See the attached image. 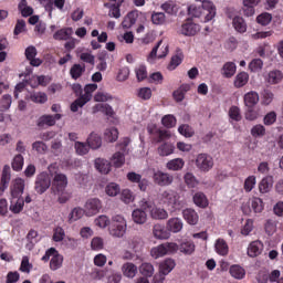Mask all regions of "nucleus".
I'll return each instance as SVG.
<instances>
[{
	"mask_svg": "<svg viewBox=\"0 0 283 283\" xmlns=\"http://www.w3.org/2000/svg\"><path fill=\"white\" fill-rule=\"evenodd\" d=\"M188 15L195 19H200V17H203V21L207 23L216 18V6L209 1L203 2L201 7L191 4L188 7Z\"/></svg>",
	"mask_w": 283,
	"mask_h": 283,
	"instance_id": "nucleus-1",
	"label": "nucleus"
},
{
	"mask_svg": "<svg viewBox=\"0 0 283 283\" xmlns=\"http://www.w3.org/2000/svg\"><path fill=\"white\" fill-rule=\"evenodd\" d=\"M96 90H98L97 84H87L84 87V94L71 104V112H78V107H83L86 103H90L92 101V93L96 92Z\"/></svg>",
	"mask_w": 283,
	"mask_h": 283,
	"instance_id": "nucleus-2",
	"label": "nucleus"
},
{
	"mask_svg": "<svg viewBox=\"0 0 283 283\" xmlns=\"http://www.w3.org/2000/svg\"><path fill=\"white\" fill-rule=\"evenodd\" d=\"M176 251H178V244L167 242L153 248L150 255L155 258V260H158V258H163L164 255H171V253H176Z\"/></svg>",
	"mask_w": 283,
	"mask_h": 283,
	"instance_id": "nucleus-3",
	"label": "nucleus"
},
{
	"mask_svg": "<svg viewBox=\"0 0 283 283\" xmlns=\"http://www.w3.org/2000/svg\"><path fill=\"white\" fill-rule=\"evenodd\" d=\"M161 200L167 207H171L175 211L182 209V201L180 196L174 190H166L161 193Z\"/></svg>",
	"mask_w": 283,
	"mask_h": 283,
	"instance_id": "nucleus-4",
	"label": "nucleus"
},
{
	"mask_svg": "<svg viewBox=\"0 0 283 283\" xmlns=\"http://www.w3.org/2000/svg\"><path fill=\"white\" fill-rule=\"evenodd\" d=\"M174 269H176V261H174L172 259H166L159 264V274L154 276V282H165V275H169V272L174 271Z\"/></svg>",
	"mask_w": 283,
	"mask_h": 283,
	"instance_id": "nucleus-5",
	"label": "nucleus"
},
{
	"mask_svg": "<svg viewBox=\"0 0 283 283\" xmlns=\"http://www.w3.org/2000/svg\"><path fill=\"white\" fill-rule=\"evenodd\" d=\"M51 185H52V179H50V175L45 172H41L40 175H38L35 179L34 189L36 193H40V195L45 193L48 189H50Z\"/></svg>",
	"mask_w": 283,
	"mask_h": 283,
	"instance_id": "nucleus-6",
	"label": "nucleus"
},
{
	"mask_svg": "<svg viewBox=\"0 0 283 283\" xmlns=\"http://www.w3.org/2000/svg\"><path fill=\"white\" fill-rule=\"evenodd\" d=\"M102 208L103 205L101 203V200L98 198H91L84 205L85 216L92 218V216H96L97 213H99Z\"/></svg>",
	"mask_w": 283,
	"mask_h": 283,
	"instance_id": "nucleus-7",
	"label": "nucleus"
},
{
	"mask_svg": "<svg viewBox=\"0 0 283 283\" xmlns=\"http://www.w3.org/2000/svg\"><path fill=\"white\" fill-rule=\"evenodd\" d=\"M149 202H145L142 208L135 209L132 213L135 224H145L147 222V209H150Z\"/></svg>",
	"mask_w": 283,
	"mask_h": 283,
	"instance_id": "nucleus-8",
	"label": "nucleus"
},
{
	"mask_svg": "<svg viewBox=\"0 0 283 283\" xmlns=\"http://www.w3.org/2000/svg\"><path fill=\"white\" fill-rule=\"evenodd\" d=\"M196 166L200 171L213 169V158L207 154H199L196 159Z\"/></svg>",
	"mask_w": 283,
	"mask_h": 283,
	"instance_id": "nucleus-9",
	"label": "nucleus"
},
{
	"mask_svg": "<svg viewBox=\"0 0 283 283\" xmlns=\"http://www.w3.org/2000/svg\"><path fill=\"white\" fill-rule=\"evenodd\" d=\"M153 178L156 185H158L159 187H169V185H172L174 182V176L161 170H157L156 172H154Z\"/></svg>",
	"mask_w": 283,
	"mask_h": 283,
	"instance_id": "nucleus-10",
	"label": "nucleus"
},
{
	"mask_svg": "<svg viewBox=\"0 0 283 283\" xmlns=\"http://www.w3.org/2000/svg\"><path fill=\"white\" fill-rule=\"evenodd\" d=\"M25 190V180L21 178H17L11 187V196L12 198H21L23 196V191Z\"/></svg>",
	"mask_w": 283,
	"mask_h": 283,
	"instance_id": "nucleus-11",
	"label": "nucleus"
},
{
	"mask_svg": "<svg viewBox=\"0 0 283 283\" xmlns=\"http://www.w3.org/2000/svg\"><path fill=\"white\" fill-rule=\"evenodd\" d=\"M153 235L156 240H169L170 233L165 226L157 223L153 227Z\"/></svg>",
	"mask_w": 283,
	"mask_h": 283,
	"instance_id": "nucleus-12",
	"label": "nucleus"
},
{
	"mask_svg": "<svg viewBox=\"0 0 283 283\" xmlns=\"http://www.w3.org/2000/svg\"><path fill=\"white\" fill-rule=\"evenodd\" d=\"M53 186L56 187L57 193L64 191L65 187H67V176L64 174H55L53 178Z\"/></svg>",
	"mask_w": 283,
	"mask_h": 283,
	"instance_id": "nucleus-13",
	"label": "nucleus"
},
{
	"mask_svg": "<svg viewBox=\"0 0 283 283\" xmlns=\"http://www.w3.org/2000/svg\"><path fill=\"white\" fill-rule=\"evenodd\" d=\"M166 229L171 233H180L182 231V220L180 218H171L167 221Z\"/></svg>",
	"mask_w": 283,
	"mask_h": 283,
	"instance_id": "nucleus-14",
	"label": "nucleus"
},
{
	"mask_svg": "<svg viewBox=\"0 0 283 283\" xmlns=\"http://www.w3.org/2000/svg\"><path fill=\"white\" fill-rule=\"evenodd\" d=\"M245 107H255L260 103V95L255 91L247 93L243 97Z\"/></svg>",
	"mask_w": 283,
	"mask_h": 283,
	"instance_id": "nucleus-15",
	"label": "nucleus"
},
{
	"mask_svg": "<svg viewBox=\"0 0 283 283\" xmlns=\"http://www.w3.org/2000/svg\"><path fill=\"white\" fill-rule=\"evenodd\" d=\"M72 34H74V30L72 28H65L56 31L53 34V39H55V41H70Z\"/></svg>",
	"mask_w": 283,
	"mask_h": 283,
	"instance_id": "nucleus-16",
	"label": "nucleus"
},
{
	"mask_svg": "<svg viewBox=\"0 0 283 283\" xmlns=\"http://www.w3.org/2000/svg\"><path fill=\"white\" fill-rule=\"evenodd\" d=\"M95 167L99 174L107 175L109 171H112V163L103 158H97L95 160Z\"/></svg>",
	"mask_w": 283,
	"mask_h": 283,
	"instance_id": "nucleus-17",
	"label": "nucleus"
},
{
	"mask_svg": "<svg viewBox=\"0 0 283 283\" xmlns=\"http://www.w3.org/2000/svg\"><path fill=\"white\" fill-rule=\"evenodd\" d=\"M184 219L188 222V224H198V212L196 210L188 208L182 211Z\"/></svg>",
	"mask_w": 283,
	"mask_h": 283,
	"instance_id": "nucleus-18",
	"label": "nucleus"
},
{
	"mask_svg": "<svg viewBox=\"0 0 283 283\" xmlns=\"http://www.w3.org/2000/svg\"><path fill=\"white\" fill-rule=\"evenodd\" d=\"M150 218H153V220H167L169 213L163 208L154 207L150 209Z\"/></svg>",
	"mask_w": 283,
	"mask_h": 283,
	"instance_id": "nucleus-19",
	"label": "nucleus"
},
{
	"mask_svg": "<svg viewBox=\"0 0 283 283\" xmlns=\"http://www.w3.org/2000/svg\"><path fill=\"white\" fill-rule=\"evenodd\" d=\"M122 273L125 277H136V273H138V268L134 263H125L122 266Z\"/></svg>",
	"mask_w": 283,
	"mask_h": 283,
	"instance_id": "nucleus-20",
	"label": "nucleus"
},
{
	"mask_svg": "<svg viewBox=\"0 0 283 283\" xmlns=\"http://www.w3.org/2000/svg\"><path fill=\"white\" fill-rule=\"evenodd\" d=\"M272 187H273V177L268 176V177H264L259 184V191L261 193H269Z\"/></svg>",
	"mask_w": 283,
	"mask_h": 283,
	"instance_id": "nucleus-21",
	"label": "nucleus"
},
{
	"mask_svg": "<svg viewBox=\"0 0 283 283\" xmlns=\"http://www.w3.org/2000/svg\"><path fill=\"white\" fill-rule=\"evenodd\" d=\"M136 19H138V13L134 11L128 12L122 22V27L124 28V30H129L132 25H135Z\"/></svg>",
	"mask_w": 283,
	"mask_h": 283,
	"instance_id": "nucleus-22",
	"label": "nucleus"
},
{
	"mask_svg": "<svg viewBox=\"0 0 283 283\" xmlns=\"http://www.w3.org/2000/svg\"><path fill=\"white\" fill-rule=\"evenodd\" d=\"M198 30L200 29L197 27V24L188 22L181 25L180 33L184 34V36H193Z\"/></svg>",
	"mask_w": 283,
	"mask_h": 283,
	"instance_id": "nucleus-23",
	"label": "nucleus"
},
{
	"mask_svg": "<svg viewBox=\"0 0 283 283\" xmlns=\"http://www.w3.org/2000/svg\"><path fill=\"white\" fill-rule=\"evenodd\" d=\"M87 145L91 149H98L101 145H103V139H101V135L96 133H91L87 138Z\"/></svg>",
	"mask_w": 283,
	"mask_h": 283,
	"instance_id": "nucleus-24",
	"label": "nucleus"
},
{
	"mask_svg": "<svg viewBox=\"0 0 283 283\" xmlns=\"http://www.w3.org/2000/svg\"><path fill=\"white\" fill-rule=\"evenodd\" d=\"M25 101H32V103H48V94L38 92V93H30V95L25 96Z\"/></svg>",
	"mask_w": 283,
	"mask_h": 283,
	"instance_id": "nucleus-25",
	"label": "nucleus"
},
{
	"mask_svg": "<svg viewBox=\"0 0 283 283\" xmlns=\"http://www.w3.org/2000/svg\"><path fill=\"white\" fill-rule=\"evenodd\" d=\"M127 231V226L111 224L109 233L113 238H123Z\"/></svg>",
	"mask_w": 283,
	"mask_h": 283,
	"instance_id": "nucleus-26",
	"label": "nucleus"
},
{
	"mask_svg": "<svg viewBox=\"0 0 283 283\" xmlns=\"http://www.w3.org/2000/svg\"><path fill=\"white\" fill-rule=\"evenodd\" d=\"M185 167V160L182 158H175L166 164V168L169 171H180Z\"/></svg>",
	"mask_w": 283,
	"mask_h": 283,
	"instance_id": "nucleus-27",
	"label": "nucleus"
},
{
	"mask_svg": "<svg viewBox=\"0 0 283 283\" xmlns=\"http://www.w3.org/2000/svg\"><path fill=\"white\" fill-rule=\"evenodd\" d=\"M262 243L260 241H253L248 248V255L250 258H258L262 253Z\"/></svg>",
	"mask_w": 283,
	"mask_h": 283,
	"instance_id": "nucleus-28",
	"label": "nucleus"
},
{
	"mask_svg": "<svg viewBox=\"0 0 283 283\" xmlns=\"http://www.w3.org/2000/svg\"><path fill=\"white\" fill-rule=\"evenodd\" d=\"M229 273L234 277V280H243L247 275V271L240 265L230 266Z\"/></svg>",
	"mask_w": 283,
	"mask_h": 283,
	"instance_id": "nucleus-29",
	"label": "nucleus"
},
{
	"mask_svg": "<svg viewBox=\"0 0 283 283\" xmlns=\"http://www.w3.org/2000/svg\"><path fill=\"white\" fill-rule=\"evenodd\" d=\"M61 266H63V255L59 254V251L55 250V253L50 261V269L52 271H57Z\"/></svg>",
	"mask_w": 283,
	"mask_h": 283,
	"instance_id": "nucleus-30",
	"label": "nucleus"
},
{
	"mask_svg": "<svg viewBox=\"0 0 283 283\" xmlns=\"http://www.w3.org/2000/svg\"><path fill=\"white\" fill-rule=\"evenodd\" d=\"M232 25L237 32L244 33L247 32V22H244V18L235 17L232 21Z\"/></svg>",
	"mask_w": 283,
	"mask_h": 283,
	"instance_id": "nucleus-31",
	"label": "nucleus"
},
{
	"mask_svg": "<svg viewBox=\"0 0 283 283\" xmlns=\"http://www.w3.org/2000/svg\"><path fill=\"white\" fill-rule=\"evenodd\" d=\"M93 112L94 114H96V112H102L106 116H114V108H112L109 104H96Z\"/></svg>",
	"mask_w": 283,
	"mask_h": 283,
	"instance_id": "nucleus-32",
	"label": "nucleus"
},
{
	"mask_svg": "<svg viewBox=\"0 0 283 283\" xmlns=\"http://www.w3.org/2000/svg\"><path fill=\"white\" fill-rule=\"evenodd\" d=\"M187 92H189V85H182L172 93V96L177 103H182V101H185V94H187Z\"/></svg>",
	"mask_w": 283,
	"mask_h": 283,
	"instance_id": "nucleus-33",
	"label": "nucleus"
},
{
	"mask_svg": "<svg viewBox=\"0 0 283 283\" xmlns=\"http://www.w3.org/2000/svg\"><path fill=\"white\" fill-rule=\"evenodd\" d=\"M174 149H175L174 145L169 143H165L158 147L157 151L159 156L165 157V156H171V154H174Z\"/></svg>",
	"mask_w": 283,
	"mask_h": 283,
	"instance_id": "nucleus-34",
	"label": "nucleus"
},
{
	"mask_svg": "<svg viewBox=\"0 0 283 283\" xmlns=\"http://www.w3.org/2000/svg\"><path fill=\"white\" fill-rule=\"evenodd\" d=\"M83 216H85V209L76 207L69 214V222H76V220H81Z\"/></svg>",
	"mask_w": 283,
	"mask_h": 283,
	"instance_id": "nucleus-35",
	"label": "nucleus"
},
{
	"mask_svg": "<svg viewBox=\"0 0 283 283\" xmlns=\"http://www.w3.org/2000/svg\"><path fill=\"white\" fill-rule=\"evenodd\" d=\"M245 120H258L262 114L260 113L259 108H254L253 106H249L245 111Z\"/></svg>",
	"mask_w": 283,
	"mask_h": 283,
	"instance_id": "nucleus-36",
	"label": "nucleus"
},
{
	"mask_svg": "<svg viewBox=\"0 0 283 283\" xmlns=\"http://www.w3.org/2000/svg\"><path fill=\"white\" fill-rule=\"evenodd\" d=\"M74 149L78 156H85L86 154H90V144H85L83 142H75Z\"/></svg>",
	"mask_w": 283,
	"mask_h": 283,
	"instance_id": "nucleus-37",
	"label": "nucleus"
},
{
	"mask_svg": "<svg viewBox=\"0 0 283 283\" xmlns=\"http://www.w3.org/2000/svg\"><path fill=\"white\" fill-rule=\"evenodd\" d=\"M54 116L53 115H43L38 119V127H53Z\"/></svg>",
	"mask_w": 283,
	"mask_h": 283,
	"instance_id": "nucleus-38",
	"label": "nucleus"
},
{
	"mask_svg": "<svg viewBox=\"0 0 283 283\" xmlns=\"http://www.w3.org/2000/svg\"><path fill=\"white\" fill-rule=\"evenodd\" d=\"M179 251L185 255H191L193 251H196V245L191 241L182 242L180 247H178Z\"/></svg>",
	"mask_w": 283,
	"mask_h": 283,
	"instance_id": "nucleus-39",
	"label": "nucleus"
},
{
	"mask_svg": "<svg viewBox=\"0 0 283 283\" xmlns=\"http://www.w3.org/2000/svg\"><path fill=\"white\" fill-rule=\"evenodd\" d=\"M84 72H85V65H81V64H74L70 70V74L72 78H74L75 81L76 78H81Z\"/></svg>",
	"mask_w": 283,
	"mask_h": 283,
	"instance_id": "nucleus-40",
	"label": "nucleus"
},
{
	"mask_svg": "<svg viewBox=\"0 0 283 283\" xmlns=\"http://www.w3.org/2000/svg\"><path fill=\"white\" fill-rule=\"evenodd\" d=\"M25 206V201L23 200V198H18L17 201H11L10 205V211H12V213H21L23 211V207Z\"/></svg>",
	"mask_w": 283,
	"mask_h": 283,
	"instance_id": "nucleus-41",
	"label": "nucleus"
},
{
	"mask_svg": "<svg viewBox=\"0 0 283 283\" xmlns=\"http://www.w3.org/2000/svg\"><path fill=\"white\" fill-rule=\"evenodd\" d=\"M214 247L219 255H227V253H229V245H227L226 240L218 239Z\"/></svg>",
	"mask_w": 283,
	"mask_h": 283,
	"instance_id": "nucleus-42",
	"label": "nucleus"
},
{
	"mask_svg": "<svg viewBox=\"0 0 283 283\" xmlns=\"http://www.w3.org/2000/svg\"><path fill=\"white\" fill-rule=\"evenodd\" d=\"M222 74L226 78H231L235 74V63L227 62L222 67Z\"/></svg>",
	"mask_w": 283,
	"mask_h": 283,
	"instance_id": "nucleus-43",
	"label": "nucleus"
},
{
	"mask_svg": "<svg viewBox=\"0 0 283 283\" xmlns=\"http://www.w3.org/2000/svg\"><path fill=\"white\" fill-rule=\"evenodd\" d=\"M167 21V17L164 12H153L151 14V22L154 25H165Z\"/></svg>",
	"mask_w": 283,
	"mask_h": 283,
	"instance_id": "nucleus-44",
	"label": "nucleus"
},
{
	"mask_svg": "<svg viewBox=\"0 0 283 283\" xmlns=\"http://www.w3.org/2000/svg\"><path fill=\"white\" fill-rule=\"evenodd\" d=\"M249 83V74L247 72H241L237 75L234 81L235 87H244Z\"/></svg>",
	"mask_w": 283,
	"mask_h": 283,
	"instance_id": "nucleus-45",
	"label": "nucleus"
},
{
	"mask_svg": "<svg viewBox=\"0 0 283 283\" xmlns=\"http://www.w3.org/2000/svg\"><path fill=\"white\" fill-rule=\"evenodd\" d=\"M139 273L144 275V277H151V275H154V265H151V263H143L139 266Z\"/></svg>",
	"mask_w": 283,
	"mask_h": 283,
	"instance_id": "nucleus-46",
	"label": "nucleus"
},
{
	"mask_svg": "<svg viewBox=\"0 0 283 283\" xmlns=\"http://www.w3.org/2000/svg\"><path fill=\"white\" fill-rule=\"evenodd\" d=\"M105 192L111 197L118 196L120 193V186L116 182H111L106 186Z\"/></svg>",
	"mask_w": 283,
	"mask_h": 283,
	"instance_id": "nucleus-47",
	"label": "nucleus"
},
{
	"mask_svg": "<svg viewBox=\"0 0 283 283\" xmlns=\"http://www.w3.org/2000/svg\"><path fill=\"white\" fill-rule=\"evenodd\" d=\"M11 167L13 171H21V169H23V155L21 154L15 155L11 163Z\"/></svg>",
	"mask_w": 283,
	"mask_h": 283,
	"instance_id": "nucleus-48",
	"label": "nucleus"
},
{
	"mask_svg": "<svg viewBox=\"0 0 283 283\" xmlns=\"http://www.w3.org/2000/svg\"><path fill=\"white\" fill-rule=\"evenodd\" d=\"M129 247L135 253H138V251L143 249V238L133 237V239L129 241Z\"/></svg>",
	"mask_w": 283,
	"mask_h": 283,
	"instance_id": "nucleus-49",
	"label": "nucleus"
},
{
	"mask_svg": "<svg viewBox=\"0 0 283 283\" xmlns=\"http://www.w3.org/2000/svg\"><path fill=\"white\" fill-rule=\"evenodd\" d=\"M113 98L109 93L103 91H98L94 96L96 103H107V101H112Z\"/></svg>",
	"mask_w": 283,
	"mask_h": 283,
	"instance_id": "nucleus-50",
	"label": "nucleus"
},
{
	"mask_svg": "<svg viewBox=\"0 0 283 283\" xmlns=\"http://www.w3.org/2000/svg\"><path fill=\"white\" fill-rule=\"evenodd\" d=\"M105 138L108 143H116L118 140V129L114 127L106 129Z\"/></svg>",
	"mask_w": 283,
	"mask_h": 283,
	"instance_id": "nucleus-51",
	"label": "nucleus"
},
{
	"mask_svg": "<svg viewBox=\"0 0 283 283\" xmlns=\"http://www.w3.org/2000/svg\"><path fill=\"white\" fill-rule=\"evenodd\" d=\"M10 105H12V96L10 94L3 95L0 101V112H8Z\"/></svg>",
	"mask_w": 283,
	"mask_h": 283,
	"instance_id": "nucleus-52",
	"label": "nucleus"
},
{
	"mask_svg": "<svg viewBox=\"0 0 283 283\" xmlns=\"http://www.w3.org/2000/svg\"><path fill=\"white\" fill-rule=\"evenodd\" d=\"M282 78H283V75H282L281 71H272L269 73L268 81L272 85H275V84L280 83V81H282Z\"/></svg>",
	"mask_w": 283,
	"mask_h": 283,
	"instance_id": "nucleus-53",
	"label": "nucleus"
},
{
	"mask_svg": "<svg viewBox=\"0 0 283 283\" xmlns=\"http://www.w3.org/2000/svg\"><path fill=\"white\" fill-rule=\"evenodd\" d=\"M111 160H112L114 167L118 168L122 165H125V155H123V153H120V151H117L113 155Z\"/></svg>",
	"mask_w": 283,
	"mask_h": 283,
	"instance_id": "nucleus-54",
	"label": "nucleus"
},
{
	"mask_svg": "<svg viewBox=\"0 0 283 283\" xmlns=\"http://www.w3.org/2000/svg\"><path fill=\"white\" fill-rule=\"evenodd\" d=\"M265 134H266V128H264V126L261 124L253 126L251 129V135L254 138H260V137L264 136Z\"/></svg>",
	"mask_w": 283,
	"mask_h": 283,
	"instance_id": "nucleus-55",
	"label": "nucleus"
},
{
	"mask_svg": "<svg viewBox=\"0 0 283 283\" xmlns=\"http://www.w3.org/2000/svg\"><path fill=\"white\" fill-rule=\"evenodd\" d=\"M38 235L39 233L35 230L29 231L27 235V240L29 241V243L27 244V249H29V251H32V249L34 248Z\"/></svg>",
	"mask_w": 283,
	"mask_h": 283,
	"instance_id": "nucleus-56",
	"label": "nucleus"
},
{
	"mask_svg": "<svg viewBox=\"0 0 283 283\" xmlns=\"http://www.w3.org/2000/svg\"><path fill=\"white\" fill-rule=\"evenodd\" d=\"M193 202L197 207H207V196L202 192H197L193 196Z\"/></svg>",
	"mask_w": 283,
	"mask_h": 283,
	"instance_id": "nucleus-57",
	"label": "nucleus"
},
{
	"mask_svg": "<svg viewBox=\"0 0 283 283\" xmlns=\"http://www.w3.org/2000/svg\"><path fill=\"white\" fill-rule=\"evenodd\" d=\"M229 116L231 120H235L237 123H239V120H242V115L240 114V107L238 106L230 107Z\"/></svg>",
	"mask_w": 283,
	"mask_h": 283,
	"instance_id": "nucleus-58",
	"label": "nucleus"
},
{
	"mask_svg": "<svg viewBox=\"0 0 283 283\" xmlns=\"http://www.w3.org/2000/svg\"><path fill=\"white\" fill-rule=\"evenodd\" d=\"M251 207L254 211V213H262L264 211V205L262 202V199L255 198L251 201Z\"/></svg>",
	"mask_w": 283,
	"mask_h": 283,
	"instance_id": "nucleus-59",
	"label": "nucleus"
},
{
	"mask_svg": "<svg viewBox=\"0 0 283 283\" xmlns=\"http://www.w3.org/2000/svg\"><path fill=\"white\" fill-rule=\"evenodd\" d=\"M161 123L168 129L171 127H176V117L174 115H165L161 119Z\"/></svg>",
	"mask_w": 283,
	"mask_h": 283,
	"instance_id": "nucleus-60",
	"label": "nucleus"
},
{
	"mask_svg": "<svg viewBox=\"0 0 283 283\" xmlns=\"http://www.w3.org/2000/svg\"><path fill=\"white\" fill-rule=\"evenodd\" d=\"M184 180L187 187H190L191 189H193V187L198 185V180L196 179V176H193V174L191 172H187L184 177Z\"/></svg>",
	"mask_w": 283,
	"mask_h": 283,
	"instance_id": "nucleus-61",
	"label": "nucleus"
},
{
	"mask_svg": "<svg viewBox=\"0 0 283 283\" xmlns=\"http://www.w3.org/2000/svg\"><path fill=\"white\" fill-rule=\"evenodd\" d=\"M32 149L36 151L38 154H45L48 151V145L43 142H34L32 144Z\"/></svg>",
	"mask_w": 283,
	"mask_h": 283,
	"instance_id": "nucleus-62",
	"label": "nucleus"
},
{
	"mask_svg": "<svg viewBox=\"0 0 283 283\" xmlns=\"http://www.w3.org/2000/svg\"><path fill=\"white\" fill-rule=\"evenodd\" d=\"M273 17L270 13H262L256 18V21L260 25H269Z\"/></svg>",
	"mask_w": 283,
	"mask_h": 283,
	"instance_id": "nucleus-63",
	"label": "nucleus"
},
{
	"mask_svg": "<svg viewBox=\"0 0 283 283\" xmlns=\"http://www.w3.org/2000/svg\"><path fill=\"white\" fill-rule=\"evenodd\" d=\"M137 81H145L147 78V67L145 65H140L135 70Z\"/></svg>",
	"mask_w": 283,
	"mask_h": 283,
	"instance_id": "nucleus-64",
	"label": "nucleus"
}]
</instances>
